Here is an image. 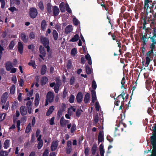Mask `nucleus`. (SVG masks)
I'll return each mask as SVG.
<instances>
[{"label": "nucleus", "instance_id": "f257e3e1", "mask_svg": "<svg viewBox=\"0 0 156 156\" xmlns=\"http://www.w3.org/2000/svg\"><path fill=\"white\" fill-rule=\"evenodd\" d=\"M151 144L152 146L153 150L150 156H156V132H153L150 138Z\"/></svg>", "mask_w": 156, "mask_h": 156}, {"label": "nucleus", "instance_id": "f03ea898", "mask_svg": "<svg viewBox=\"0 0 156 156\" xmlns=\"http://www.w3.org/2000/svg\"><path fill=\"white\" fill-rule=\"evenodd\" d=\"M29 14L31 18L32 19L35 18L38 14L37 9L34 7L30 8L29 9Z\"/></svg>", "mask_w": 156, "mask_h": 156}, {"label": "nucleus", "instance_id": "7ed1b4c3", "mask_svg": "<svg viewBox=\"0 0 156 156\" xmlns=\"http://www.w3.org/2000/svg\"><path fill=\"white\" fill-rule=\"evenodd\" d=\"M146 0H144V9L145 10H146L147 11L148 8L150 9L151 10H153V7L151 4L152 2V0H149V2H146Z\"/></svg>", "mask_w": 156, "mask_h": 156}, {"label": "nucleus", "instance_id": "20e7f679", "mask_svg": "<svg viewBox=\"0 0 156 156\" xmlns=\"http://www.w3.org/2000/svg\"><path fill=\"white\" fill-rule=\"evenodd\" d=\"M40 41L44 47L49 45V41L48 38L44 37L43 36H41L40 37Z\"/></svg>", "mask_w": 156, "mask_h": 156}, {"label": "nucleus", "instance_id": "39448f33", "mask_svg": "<svg viewBox=\"0 0 156 156\" xmlns=\"http://www.w3.org/2000/svg\"><path fill=\"white\" fill-rule=\"evenodd\" d=\"M54 98V95L53 93L51 92H48L46 96V99L49 100V101L50 103L52 102L53 101Z\"/></svg>", "mask_w": 156, "mask_h": 156}, {"label": "nucleus", "instance_id": "423d86ee", "mask_svg": "<svg viewBox=\"0 0 156 156\" xmlns=\"http://www.w3.org/2000/svg\"><path fill=\"white\" fill-rule=\"evenodd\" d=\"M26 106L28 113L29 114H30L33 111L32 110V101H27L26 103Z\"/></svg>", "mask_w": 156, "mask_h": 156}, {"label": "nucleus", "instance_id": "0eeeda50", "mask_svg": "<svg viewBox=\"0 0 156 156\" xmlns=\"http://www.w3.org/2000/svg\"><path fill=\"white\" fill-rule=\"evenodd\" d=\"M147 37V33H145L144 35L142 34V37L141 38L142 41V43L141 45L145 47V46L147 44V42L148 41Z\"/></svg>", "mask_w": 156, "mask_h": 156}, {"label": "nucleus", "instance_id": "6e6552de", "mask_svg": "<svg viewBox=\"0 0 156 156\" xmlns=\"http://www.w3.org/2000/svg\"><path fill=\"white\" fill-rule=\"evenodd\" d=\"M58 146V143L56 141H53L51 143V150L52 151H55L57 148Z\"/></svg>", "mask_w": 156, "mask_h": 156}, {"label": "nucleus", "instance_id": "1a4fd4ad", "mask_svg": "<svg viewBox=\"0 0 156 156\" xmlns=\"http://www.w3.org/2000/svg\"><path fill=\"white\" fill-rule=\"evenodd\" d=\"M83 95L82 93L81 92H78L76 96V99L77 103H80L82 101Z\"/></svg>", "mask_w": 156, "mask_h": 156}, {"label": "nucleus", "instance_id": "9d476101", "mask_svg": "<svg viewBox=\"0 0 156 156\" xmlns=\"http://www.w3.org/2000/svg\"><path fill=\"white\" fill-rule=\"evenodd\" d=\"M53 16L55 17L57 16L59 13V10L58 7L56 6H54L53 9Z\"/></svg>", "mask_w": 156, "mask_h": 156}, {"label": "nucleus", "instance_id": "9b49d317", "mask_svg": "<svg viewBox=\"0 0 156 156\" xmlns=\"http://www.w3.org/2000/svg\"><path fill=\"white\" fill-rule=\"evenodd\" d=\"M20 113L22 115H24L27 114V109L25 106H21L20 107Z\"/></svg>", "mask_w": 156, "mask_h": 156}, {"label": "nucleus", "instance_id": "f8f14e48", "mask_svg": "<svg viewBox=\"0 0 156 156\" xmlns=\"http://www.w3.org/2000/svg\"><path fill=\"white\" fill-rule=\"evenodd\" d=\"M5 67L6 69L8 71H9L11 69L12 67L14 66L12 65V63L10 62H8L5 64Z\"/></svg>", "mask_w": 156, "mask_h": 156}, {"label": "nucleus", "instance_id": "ddd939ff", "mask_svg": "<svg viewBox=\"0 0 156 156\" xmlns=\"http://www.w3.org/2000/svg\"><path fill=\"white\" fill-rule=\"evenodd\" d=\"M73 30V27L71 25H69L67 26L65 29L66 34H69Z\"/></svg>", "mask_w": 156, "mask_h": 156}, {"label": "nucleus", "instance_id": "4468645a", "mask_svg": "<svg viewBox=\"0 0 156 156\" xmlns=\"http://www.w3.org/2000/svg\"><path fill=\"white\" fill-rule=\"evenodd\" d=\"M21 39L25 43H27L28 41V37L24 33H21Z\"/></svg>", "mask_w": 156, "mask_h": 156}, {"label": "nucleus", "instance_id": "2eb2a0df", "mask_svg": "<svg viewBox=\"0 0 156 156\" xmlns=\"http://www.w3.org/2000/svg\"><path fill=\"white\" fill-rule=\"evenodd\" d=\"M47 71V69L46 66L45 65H43L41 70V74L44 75L46 73Z\"/></svg>", "mask_w": 156, "mask_h": 156}, {"label": "nucleus", "instance_id": "dca6fc26", "mask_svg": "<svg viewBox=\"0 0 156 156\" xmlns=\"http://www.w3.org/2000/svg\"><path fill=\"white\" fill-rule=\"evenodd\" d=\"M39 49L40 53L44 57H45L46 54V53L44 47H43L42 45H40L39 48Z\"/></svg>", "mask_w": 156, "mask_h": 156}, {"label": "nucleus", "instance_id": "f3484780", "mask_svg": "<svg viewBox=\"0 0 156 156\" xmlns=\"http://www.w3.org/2000/svg\"><path fill=\"white\" fill-rule=\"evenodd\" d=\"M54 109V106H51L49 108L48 110L46 113V115L47 116H49L50 114H51L53 112Z\"/></svg>", "mask_w": 156, "mask_h": 156}, {"label": "nucleus", "instance_id": "a211bd4d", "mask_svg": "<svg viewBox=\"0 0 156 156\" xmlns=\"http://www.w3.org/2000/svg\"><path fill=\"white\" fill-rule=\"evenodd\" d=\"M48 79L46 76L43 77L41 79V84L42 86L44 85L47 82Z\"/></svg>", "mask_w": 156, "mask_h": 156}, {"label": "nucleus", "instance_id": "6ab92c4d", "mask_svg": "<svg viewBox=\"0 0 156 156\" xmlns=\"http://www.w3.org/2000/svg\"><path fill=\"white\" fill-rule=\"evenodd\" d=\"M47 26L46 21L44 20H42L41 23V30L43 31L45 30L46 26Z\"/></svg>", "mask_w": 156, "mask_h": 156}, {"label": "nucleus", "instance_id": "aec40b11", "mask_svg": "<svg viewBox=\"0 0 156 156\" xmlns=\"http://www.w3.org/2000/svg\"><path fill=\"white\" fill-rule=\"evenodd\" d=\"M104 139L103 134H102V132L100 131L99 133L98 136V142H101L104 141Z\"/></svg>", "mask_w": 156, "mask_h": 156}, {"label": "nucleus", "instance_id": "412c9836", "mask_svg": "<svg viewBox=\"0 0 156 156\" xmlns=\"http://www.w3.org/2000/svg\"><path fill=\"white\" fill-rule=\"evenodd\" d=\"M80 38V37L79 35L78 34H75L74 37H73L72 38H71L69 41L70 42H75L77 41Z\"/></svg>", "mask_w": 156, "mask_h": 156}, {"label": "nucleus", "instance_id": "4be33fe9", "mask_svg": "<svg viewBox=\"0 0 156 156\" xmlns=\"http://www.w3.org/2000/svg\"><path fill=\"white\" fill-rule=\"evenodd\" d=\"M51 5L50 3H48L47 5L46 9L47 11V13L48 14H51V13L52 11L51 10Z\"/></svg>", "mask_w": 156, "mask_h": 156}, {"label": "nucleus", "instance_id": "5701e85b", "mask_svg": "<svg viewBox=\"0 0 156 156\" xmlns=\"http://www.w3.org/2000/svg\"><path fill=\"white\" fill-rule=\"evenodd\" d=\"M90 94L87 93L85 95L84 98V101L85 103H87L90 100Z\"/></svg>", "mask_w": 156, "mask_h": 156}, {"label": "nucleus", "instance_id": "b1692460", "mask_svg": "<svg viewBox=\"0 0 156 156\" xmlns=\"http://www.w3.org/2000/svg\"><path fill=\"white\" fill-rule=\"evenodd\" d=\"M97 149V146L96 144H94L91 149V151L92 155H94L96 153Z\"/></svg>", "mask_w": 156, "mask_h": 156}, {"label": "nucleus", "instance_id": "393cba45", "mask_svg": "<svg viewBox=\"0 0 156 156\" xmlns=\"http://www.w3.org/2000/svg\"><path fill=\"white\" fill-rule=\"evenodd\" d=\"M52 35L53 37L54 40L56 41L57 40L58 37V34L57 31L55 30L53 31Z\"/></svg>", "mask_w": 156, "mask_h": 156}, {"label": "nucleus", "instance_id": "a878e982", "mask_svg": "<svg viewBox=\"0 0 156 156\" xmlns=\"http://www.w3.org/2000/svg\"><path fill=\"white\" fill-rule=\"evenodd\" d=\"M99 150L101 156H104L105 151L104 149L103 145L102 144H101L100 146Z\"/></svg>", "mask_w": 156, "mask_h": 156}, {"label": "nucleus", "instance_id": "bb28decb", "mask_svg": "<svg viewBox=\"0 0 156 156\" xmlns=\"http://www.w3.org/2000/svg\"><path fill=\"white\" fill-rule=\"evenodd\" d=\"M86 59L87 60L88 63L91 65L92 64L91 59L90 56L88 53H87L85 56Z\"/></svg>", "mask_w": 156, "mask_h": 156}, {"label": "nucleus", "instance_id": "cd10ccee", "mask_svg": "<svg viewBox=\"0 0 156 156\" xmlns=\"http://www.w3.org/2000/svg\"><path fill=\"white\" fill-rule=\"evenodd\" d=\"M142 20H143V21H144V22L143 23V26L142 28V29L143 30H144L145 29H146V25L147 24H149V22H147V18L145 17L143 18L142 19Z\"/></svg>", "mask_w": 156, "mask_h": 156}, {"label": "nucleus", "instance_id": "c85d7f7f", "mask_svg": "<svg viewBox=\"0 0 156 156\" xmlns=\"http://www.w3.org/2000/svg\"><path fill=\"white\" fill-rule=\"evenodd\" d=\"M60 124L61 127H62L66 125L65 120L64 117L63 116L61 117L60 120Z\"/></svg>", "mask_w": 156, "mask_h": 156}, {"label": "nucleus", "instance_id": "c756f323", "mask_svg": "<svg viewBox=\"0 0 156 156\" xmlns=\"http://www.w3.org/2000/svg\"><path fill=\"white\" fill-rule=\"evenodd\" d=\"M85 67L86 73L88 75L90 74L91 73L92 70L90 67L88 65L86 66Z\"/></svg>", "mask_w": 156, "mask_h": 156}, {"label": "nucleus", "instance_id": "7c9ffc66", "mask_svg": "<svg viewBox=\"0 0 156 156\" xmlns=\"http://www.w3.org/2000/svg\"><path fill=\"white\" fill-rule=\"evenodd\" d=\"M83 111L81 109H78L76 111V116L78 117L80 116Z\"/></svg>", "mask_w": 156, "mask_h": 156}, {"label": "nucleus", "instance_id": "2f4dec72", "mask_svg": "<svg viewBox=\"0 0 156 156\" xmlns=\"http://www.w3.org/2000/svg\"><path fill=\"white\" fill-rule=\"evenodd\" d=\"M31 124L30 123H29L26 127L25 132L26 133H28L30 132L31 129Z\"/></svg>", "mask_w": 156, "mask_h": 156}, {"label": "nucleus", "instance_id": "473e14b6", "mask_svg": "<svg viewBox=\"0 0 156 156\" xmlns=\"http://www.w3.org/2000/svg\"><path fill=\"white\" fill-rule=\"evenodd\" d=\"M90 148L89 147H86L84 149V153L85 156H88Z\"/></svg>", "mask_w": 156, "mask_h": 156}, {"label": "nucleus", "instance_id": "72a5a7b5", "mask_svg": "<svg viewBox=\"0 0 156 156\" xmlns=\"http://www.w3.org/2000/svg\"><path fill=\"white\" fill-rule=\"evenodd\" d=\"M120 98H121V102H124L125 98L123 96V95L122 94H120L116 98H115V99H119L120 100Z\"/></svg>", "mask_w": 156, "mask_h": 156}, {"label": "nucleus", "instance_id": "f704fd0d", "mask_svg": "<svg viewBox=\"0 0 156 156\" xmlns=\"http://www.w3.org/2000/svg\"><path fill=\"white\" fill-rule=\"evenodd\" d=\"M28 64L29 65L32 66L34 69L36 68V66L34 61L31 60V62H29Z\"/></svg>", "mask_w": 156, "mask_h": 156}, {"label": "nucleus", "instance_id": "c9c22d12", "mask_svg": "<svg viewBox=\"0 0 156 156\" xmlns=\"http://www.w3.org/2000/svg\"><path fill=\"white\" fill-rule=\"evenodd\" d=\"M146 62L145 63V66L146 67H147L148 66V65L149 64L150 62L151 61V59L150 58L148 57L147 56L146 58Z\"/></svg>", "mask_w": 156, "mask_h": 156}, {"label": "nucleus", "instance_id": "e433bc0d", "mask_svg": "<svg viewBox=\"0 0 156 156\" xmlns=\"http://www.w3.org/2000/svg\"><path fill=\"white\" fill-rule=\"evenodd\" d=\"M15 90V87L14 85H12L10 88V92L11 94L14 93Z\"/></svg>", "mask_w": 156, "mask_h": 156}, {"label": "nucleus", "instance_id": "4c0bfd02", "mask_svg": "<svg viewBox=\"0 0 156 156\" xmlns=\"http://www.w3.org/2000/svg\"><path fill=\"white\" fill-rule=\"evenodd\" d=\"M38 6L41 10H43L44 9V6L42 1H40L39 2Z\"/></svg>", "mask_w": 156, "mask_h": 156}, {"label": "nucleus", "instance_id": "58836bf2", "mask_svg": "<svg viewBox=\"0 0 156 156\" xmlns=\"http://www.w3.org/2000/svg\"><path fill=\"white\" fill-rule=\"evenodd\" d=\"M75 96L73 94H71L69 99V102L70 103H73L74 101Z\"/></svg>", "mask_w": 156, "mask_h": 156}, {"label": "nucleus", "instance_id": "ea45409f", "mask_svg": "<svg viewBox=\"0 0 156 156\" xmlns=\"http://www.w3.org/2000/svg\"><path fill=\"white\" fill-rule=\"evenodd\" d=\"M75 79L74 76H72L70 78L69 81V84L70 85H73L74 83Z\"/></svg>", "mask_w": 156, "mask_h": 156}, {"label": "nucleus", "instance_id": "a19ab883", "mask_svg": "<svg viewBox=\"0 0 156 156\" xmlns=\"http://www.w3.org/2000/svg\"><path fill=\"white\" fill-rule=\"evenodd\" d=\"M76 129V126L75 124H73L71 128V132L74 133Z\"/></svg>", "mask_w": 156, "mask_h": 156}, {"label": "nucleus", "instance_id": "79ce46f5", "mask_svg": "<svg viewBox=\"0 0 156 156\" xmlns=\"http://www.w3.org/2000/svg\"><path fill=\"white\" fill-rule=\"evenodd\" d=\"M68 92L67 91L66 89L64 88L62 94V98H63L65 99L66 98V96L67 95Z\"/></svg>", "mask_w": 156, "mask_h": 156}, {"label": "nucleus", "instance_id": "37998d69", "mask_svg": "<svg viewBox=\"0 0 156 156\" xmlns=\"http://www.w3.org/2000/svg\"><path fill=\"white\" fill-rule=\"evenodd\" d=\"M130 16V13L128 12H126L123 14V17L125 19H127Z\"/></svg>", "mask_w": 156, "mask_h": 156}, {"label": "nucleus", "instance_id": "c03bdc74", "mask_svg": "<svg viewBox=\"0 0 156 156\" xmlns=\"http://www.w3.org/2000/svg\"><path fill=\"white\" fill-rule=\"evenodd\" d=\"M9 140H6L4 143V147L5 148H7L9 146Z\"/></svg>", "mask_w": 156, "mask_h": 156}, {"label": "nucleus", "instance_id": "a18cd8bd", "mask_svg": "<svg viewBox=\"0 0 156 156\" xmlns=\"http://www.w3.org/2000/svg\"><path fill=\"white\" fill-rule=\"evenodd\" d=\"M77 51L76 48H73L72 49L71 53L72 55H75L77 54Z\"/></svg>", "mask_w": 156, "mask_h": 156}, {"label": "nucleus", "instance_id": "49530a36", "mask_svg": "<svg viewBox=\"0 0 156 156\" xmlns=\"http://www.w3.org/2000/svg\"><path fill=\"white\" fill-rule=\"evenodd\" d=\"M20 115V113L18 111H16V115L14 116H13V120H15V121H17V118L19 117Z\"/></svg>", "mask_w": 156, "mask_h": 156}, {"label": "nucleus", "instance_id": "de8ad7c7", "mask_svg": "<svg viewBox=\"0 0 156 156\" xmlns=\"http://www.w3.org/2000/svg\"><path fill=\"white\" fill-rule=\"evenodd\" d=\"M43 145V141H39L37 145V148L38 149H40L42 147Z\"/></svg>", "mask_w": 156, "mask_h": 156}, {"label": "nucleus", "instance_id": "09e8293b", "mask_svg": "<svg viewBox=\"0 0 156 156\" xmlns=\"http://www.w3.org/2000/svg\"><path fill=\"white\" fill-rule=\"evenodd\" d=\"M35 37V34L34 32H31L29 35V37L31 40L34 39Z\"/></svg>", "mask_w": 156, "mask_h": 156}, {"label": "nucleus", "instance_id": "8fccbe9b", "mask_svg": "<svg viewBox=\"0 0 156 156\" xmlns=\"http://www.w3.org/2000/svg\"><path fill=\"white\" fill-rule=\"evenodd\" d=\"M66 108V105L64 103H62L61 108L59 109L61 111L63 112L64 111Z\"/></svg>", "mask_w": 156, "mask_h": 156}, {"label": "nucleus", "instance_id": "3c124183", "mask_svg": "<svg viewBox=\"0 0 156 156\" xmlns=\"http://www.w3.org/2000/svg\"><path fill=\"white\" fill-rule=\"evenodd\" d=\"M8 154L7 152L1 151L0 152V156H8Z\"/></svg>", "mask_w": 156, "mask_h": 156}, {"label": "nucleus", "instance_id": "603ef678", "mask_svg": "<svg viewBox=\"0 0 156 156\" xmlns=\"http://www.w3.org/2000/svg\"><path fill=\"white\" fill-rule=\"evenodd\" d=\"M56 83L55 84H58V86H60L61 84V82L58 78H56L55 79Z\"/></svg>", "mask_w": 156, "mask_h": 156}, {"label": "nucleus", "instance_id": "864d4df0", "mask_svg": "<svg viewBox=\"0 0 156 156\" xmlns=\"http://www.w3.org/2000/svg\"><path fill=\"white\" fill-rule=\"evenodd\" d=\"M99 120V117L98 114H97L95 116L94 118V122L95 123H97L98 122Z\"/></svg>", "mask_w": 156, "mask_h": 156}, {"label": "nucleus", "instance_id": "5fc2aeb1", "mask_svg": "<svg viewBox=\"0 0 156 156\" xmlns=\"http://www.w3.org/2000/svg\"><path fill=\"white\" fill-rule=\"evenodd\" d=\"M73 22L75 25L77 26L79 24V21L76 18H73Z\"/></svg>", "mask_w": 156, "mask_h": 156}, {"label": "nucleus", "instance_id": "6e6d98bb", "mask_svg": "<svg viewBox=\"0 0 156 156\" xmlns=\"http://www.w3.org/2000/svg\"><path fill=\"white\" fill-rule=\"evenodd\" d=\"M60 86L58 85V84H56L54 87V90L55 92L56 93H57L59 90V88Z\"/></svg>", "mask_w": 156, "mask_h": 156}, {"label": "nucleus", "instance_id": "4d7b16f0", "mask_svg": "<svg viewBox=\"0 0 156 156\" xmlns=\"http://www.w3.org/2000/svg\"><path fill=\"white\" fill-rule=\"evenodd\" d=\"M95 106L96 110L97 111H99V110L100 107L98 101L96 102Z\"/></svg>", "mask_w": 156, "mask_h": 156}, {"label": "nucleus", "instance_id": "13d9d810", "mask_svg": "<svg viewBox=\"0 0 156 156\" xmlns=\"http://www.w3.org/2000/svg\"><path fill=\"white\" fill-rule=\"evenodd\" d=\"M5 113L0 114V122L2 121L5 119Z\"/></svg>", "mask_w": 156, "mask_h": 156}, {"label": "nucleus", "instance_id": "bf43d9fd", "mask_svg": "<svg viewBox=\"0 0 156 156\" xmlns=\"http://www.w3.org/2000/svg\"><path fill=\"white\" fill-rule=\"evenodd\" d=\"M62 112L60 111V110H58L57 112V118H59L61 117L62 114Z\"/></svg>", "mask_w": 156, "mask_h": 156}, {"label": "nucleus", "instance_id": "052dcab7", "mask_svg": "<svg viewBox=\"0 0 156 156\" xmlns=\"http://www.w3.org/2000/svg\"><path fill=\"white\" fill-rule=\"evenodd\" d=\"M9 95L7 92H5L2 95V98L7 100V98L8 97Z\"/></svg>", "mask_w": 156, "mask_h": 156}, {"label": "nucleus", "instance_id": "680f3d73", "mask_svg": "<svg viewBox=\"0 0 156 156\" xmlns=\"http://www.w3.org/2000/svg\"><path fill=\"white\" fill-rule=\"evenodd\" d=\"M49 154V151L47 149H46L44 151L42 156H48Z\"/></svg>", "mask_w": 156, "mask_h": 156}, {"label": "nucleus", "instance_id": "e2e57ef3", "mask_svg": "<svg viewBox=\"0 0 156 156\" xmlns=\"http://www.w3.org/2000/svg\"><path fill=\"white\" fill-rule=\"evenodd\" d=\"M97 84L95 80H94L92 81V88L94 90H95L97 88Z\"/></svg>", "mask_w": 156, "mask_h": 156}, {"label": "nucleus", "instance_id": "0e129e2a", "mask_svg": "<svg viewBox=\"0 0 156 156\" xmlns=\"http://www.w3.org/2000/svg\"><path fill=\"white\" fill-rule=\"evenodd\" d=\"M125 82V79L124 77L122 79V81L121 82V83L122 84V85L121 86V88H123L124 87V84Z\"/></svg>", "mask_w": 156, "mask_h": 156}, {"label": "nucleus", "instance_id": "69168bd1", "mask_svg": "<svg viewBox=\"0 0 156 156\" xmlns=\"http://www.w3.org/2000/svg\"><path fill=\"white\" fill-rule=\"evenodd\" d=\"M72 147H66V153L67 154H69L72 151Z\"/></svg>", "mask_w": 156, "mask_h": 156}, {"label": "nucleus", "instance_id": "338daca9", "mask_svg": "<svg viewBox=\"0 0 156 156\" xmlns=\"http://www.w3.org/2000/svg\"><path fill=\"white\" fill-rule=\"evenodd\" d=\"M66 11L67 12H68L69 13L72 12L70 8L69 5L67 4H66Z\"/></svg>", "mask_w": 156, "mask_h": 156}, {"label": "nucleus", "instance_id": "774afa93", "mask_svg": "<svg viewBox=\"0 0 156 156\" xmlns=\"http://www.w3.org/2000/svg\"><path fill=\"white\" fill-rule=\"evenodd\" d=\"M26 119L27 117L26 116H23L22 117L21 119V120H20V123H24L26 121Z\"/></svg>", "mask_w": 156, "mask_h": 156}]
</instances>
